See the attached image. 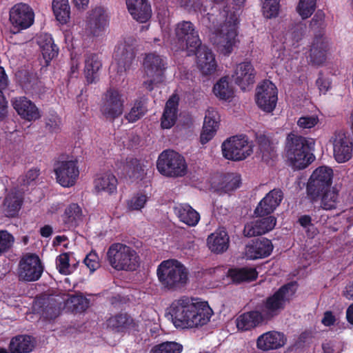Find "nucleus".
Listing matches in <instances>:
<instances>
[{"instance_id": "nucleus-1", "label": "nucleus", "mask_w": 353, "mask_h": 353, "mask_svg": "<svg viewBox=\"0 0 353 353\" xmlns=\"http://www.w3.org/2000/svg\"><path fill=\"white\" fill-rule=\"evenodd\" d=\"M168 314L176 328L185 329L207 324L213 311L207 301L183 296L171 303Z\"/></svg>"}, {"instance_id": "nucleus-2", "label": "nucleus", "mask_w": 353, "mask_h": 353, "mask_svg": "<svg viewBox=\"0 0 353 353\" xmlns=\"http://www.w3.org/2000/svg\"><path fill=\"white\" fill-rule=\"evenodd\" d=\"M314 141L293 132L288 134L285 143V152L288 160L298 170L307 167L314 158L312 150Z\"/></svg>"}, {"instance_id": "nucleus-3", "label": "nucleus", "mask_w": 353, "mask_h": 353, "mask_svg": "<svg viewBox=\"0 0 353 353\" xmlns=\"http://www.w3.org/2000/svg\"><path fill=\"white\" fill-rule=\"evenodd\" d=\"M157 275L162 287L171 292L182 289L188 281V271L176 259L163 261L157 267Z\"/></svg>"}, {"instance_id": "nucleus-4", "label": "nucleus", "mask_w": 353, "mask_h": 353, "mask_svg": "<svg viewBox=\"0 0 353 353\" xmlns=\"http://www.w3.org/2000/svg\"><path fill=\"white\" fill-rule=\"evenodd\" d=\"M107 260L116 270L134 271L139 266V256L131 247L114 243L108 248Z\"/></svg>"}, {"instance_id": "nucleus-5", "label": "nucleus", "mask_w": 353, "mask_h": 353, "mask_svg": "<svg viewBox=\"0 0 353 353\" xmlns=\"http://www.w3.org/2000/svg\"><path fill=\"white\" fill-rule=\"evenodd\" d=\"M294 286L293 282L288 283L263 301L261 311L265 320L271 321L285 310L295 293Z\"/></svg>"}, {"instance_id": "nucleus-6", "label": "nucleus", "mask_w": 353, "mask_h": 353, "mask_svg": "<svg viewBox=\"0 0 353 353\" xmlns=\"http://www.w3.org/2000/svg\"><path fill=\"white\" fill-rule=\"evenodd\" d=\"M157 169L165 176L177 178L186 174L188 165L181 154L172 150H166L159 155Z\"/></svg>"}, {"instance_id": "nucleus-7", "label": "nucleus", "mask_w": 353, "mask_h": 353, "mask_svg": "<svg viewBox=\"0 0 353 353\" xmlns=\"http://www.w3.org/2000/svg\"><path fill=\"white\" fill-rule=\"evenodd\" d=\"M334 172L327 166L316 168L311 174L306 186L307 194L312 202L319 200V194L332 187Z\"/></svg>"}, {"instance_id": "nucleus-8", "label": "nucleus", "mask_w": 353, "mask_h": 353, "mask_svg": "<svg viewBox=\"0 0 353 353\" xmlns=\"http://www.w3.org/2000/svg\"><path fill=\"white\" fill-rule=\"evenodd\" d=\"M223 156L232 161H241L253 152L245 135L234 136L226 139L221 145Z\"/></svg>"}, {"instance_id": "nucleus-9", "label": "nucleus", "mask_w": 353, "mask_h": 353, "mask_svg": "<svg viewBox=\"0 0 353 353\" xmlns=\"http://www.w3.org/2000/svg\"><path fill=\"white\" fill-rule=\"evenodd\" d=\"M175 35L181 50H186L188 52H195L201 44L198 31L194 24L189 21H183L177 23Z\"/></svg>"}, {"instance_id": "nucleus-10", "label": "nucleus", "mask_w": 353, "mask_h": 353, "mask_svg": "<svg viewBox=\"0 0 353 353\" xmlns=\"http://www.w3.org/2000/svg\"><path fill=\"white\" fill-rule=\"evenodd\" d=\"M124 102L123 97L118 90L109 88L104 94L101 112L107 120L113 122L122 115Z\"/></svg>"}, {"instance_id": "nucleus-11", "label": "nucleus", "mask_w": 353, "mask_h": 353, "mask_svg": "<svg viewBox=\"0 0 353 353\" xmlns=\"http://www.w3.org/2000/svg\"><path fill=\"white\" fill-rule=\"evenodd\" d=\"M44 268L36 254H27L19 261L18 274L19 280L32 282L38 281Z\"/></svg>"}, {"instance_id": "nucleus-12", "label": "nucleus", "mask_w": 353, "mask_h": 353, "mask_svg": "<svg viewBox=\"0 0 353 353\" xmlns=\"http://www.w3.org/2000/svg\"><path fill=\"white\" fill-rule=\"evenodd\" d=\"M277 100L278 90L272 81L265 80L257 86L255 101L261 110L272 112L276 108Z\"/></svg>"}, {"instance_id": "nucleus-13", "label": "nucleus", "mask_w": 353, "mask_h": 353, "mask_svg": "<svg viewBox=\"0 0 353 353\" xmlns=\"http://www.w3.org/2000/svg\"><path fill=\"white\" fill-rule=\"evenodd\" d=\"M57 181L62 187L70 188L76 183L79 170L77 160L57 161L54 166Z\"/></svg>"}, {"instance_id": "nucleus-14", "label": "nucleus", "mask_w": 353, "mask_h": 353, "mask_svg": "<svg viewBox=\"0 0 353 353\" xmlns=\"http://www.w3.org/2000/svg\"><path fill=\"white\" fill-rule=\"evenodd\" d=\"M34 19L32 9L26 3L15 4L10 10V21L16 30H12L16 34L21 30L30 27Z\"/></svg>"}, {"instance_id": "nucleus-15", "label": "nucleus", "mask_w": 353, "mask_h": 353, "mask_svg": "<svg viewBox=\"0 0 353 353\" xmlns=\"http://www.w3.org/2000/svg\"><path fill=\"white\" fill-rule=\"evenodd\" d=\"M107 326L115 333L135 334L139 332V322L127 312H121L107 320Z\"/></svg>"}, {"instance_id": "nucleus-16", "label": "nucleus", "mask_w": 353, "mask_h": 353, "mask_svg": "<svg viewBox=\"0 0 353 353\" xmlns=\"http://www.w3.org/2000/svg\"><path fill=\"white\" fill-rule=\"evenodd\" d=\"M143 68L148 78H154L158 81H163L168 68L166 57L155 53H149L143 60Z\"/></svg>"}, {"instance_id": "nucleus-17", "label": "nucleus", "mask_w": 353, "mask_h": 353, "mask_svg": "<svg viewBox=\"0 0 353 353\" xmlns=\"http://www.w3.org/2000/svg\"><path fill=\"white\" fill-rule=\"evenodd\" d=\"M236 30L234 25L230 23L222 26L214 38V43L218 50L225 56L230 55L236 43Z\"/></svg>"}, {"instance_id": "nucleus-18", "label": "nucleus", "mask_w": 353, "mask_h": 353, "mask_svg": "<svg viewBox=\"0 0 353 353\" xmlns=\"http://www.w3.org/2000/svg\"><path fill=\"white\" fill-rule=\"evenodd\" d=\"M196 55L197 66L203 75L208 76L216 71L217 63L215 56L205 46H199L195 52H188V55Z\"/></svg>"}, {"instance_id": "nucleus-19", "label": "nucleus", "mask_w": 353, "mask_h": 353, "mask_svg": "<svg viewBox=\"0 0 353 353\" xmlns=\"http://www.w3.org/2000/svg\"><path fill=\"white\" fill-rule=\"evenodd\" d=\"M283 197V192L280 188L270 190L257 205L254 214L256 216H270L279 206Z\"/></svg>"}, {"instance_id": "nucleus-20", "label": "nucleus", "mask_w": 353, "mask_h": 353, "mask_svg": "<svg viewBox=\"0 0 353 353\" xmlns=\"http://www.w3.org/2000/svg\"><path fill=\"white\" fill-rule=\"evenodd\" d=\"M135 57L132 40H124L118 43L114 52V57L117 63L119 71L129 70Z\"/></svg>"}, {"instance_id": "nucleus-21", "label": "nucleus", "mask_w": 353, "mask_h": 353, "mask_svg": "<svg viewBox=\"0 0 353 353\" xmlns=\"http://www.w3.org/2000/svg\"><path fill=\"white\" fill-rule=\"evenodd\" d=\"M255 70L250 61H243L236 65L232 77L234 83L243 90L255 81Z\"/></svg>"}, {"instance_id": "nucleus-22", "label": "nucleus", "mask_w": 353, "mask_h": 353, "mask_svg": "<svg viewBox=\"0 0 353 353\" xmlns=\"http://www.w3.org/2000/svg\"><path fill=\"white\" fill-rule=\"evenodd\" d=\"M12 105L17 114L26 121H36L41 117L39 108L26 97L14 98L12 100Z\"/></svg>"}, {"instance_id": "nucleus-23", "label": "nucleus", "mask_w": 353, "mask_h": 353, "mask_svg": "<svg viewBox=\"0 0 353 353\" xmlns=\"http://www.w3.org/2000/svg\"><path fill=\"white\" fill-rule=\"evenodd\" d=\"M353 143L343 133L335 134L333 143L334 157L338 163H345L352 157Z\"/></svg>"}, {"instance_id": "nucleus-24", "label": "nucleus", "mask_w": 353, "mask_h": 353, "mask_svg": "<svg viewBox=\"0 0 353 353\" xmlns=\"http://www.w3.org/2000/svg\"><path fill=\"white\" fill-rule=\"evenodd\" d=\"M259 216L260 219L248 223L244 228V234L247 236H261L272 230L276 223V219L273 216Z\"/></svg>"}, {"instance_id": "nucleus-25", "label": "nucleus", "mask_w": 353, "mask_h": 353, "mask_svg": "<svg viewBox=\"0 0 353 353\" xmlns=\"http://www.w3.org/2000/svg\"><path fill=\"white\" fill-rule=\"evenodd\" d=\"M273 250L270 240L259 238L253 240L245 248V255L248 259H256L268 256Z\"/></svg>"}, {"instance_id": "nucleus-26", "label": "nucleus", "mask_w": 353, "mask_h": 353, "mask_svg": "<svg viewBox=\"0 0 353 353\" xmlns=\"http://www.w3.org/2000/svg\"><path fill=\"white\" fill-rule=\"evenodd\" d=\"M108 25V16L102 8H96L90 15L87 28L94 37L101 35Z\"/></svg>"}, {"instance_id": "nucleus-27", "label": "nucleus", "mask_w": 353, "mask_h": 353, "mask_svg": "<svg viewBox=\"0 0 353 353\" xmlns=\"http://www.w3.org/2000/svg\"><path fill=\"white\" fill-rule=\"evenodd\" d=\"M286 338L283 333L270 331L261 334L257 339V347L263 351L276 350L285 345Z\"/></svg>"}, {"instance_id": "nucleus-28", "label": "nucleus", "mask_w": 353, "mask_h": 353, "mask_svg": "<svg viewBox=\"0 0 353 353\" xmlns=\"http://www.w3.org/2000/svg\"><path fill=\"white\" fill-rule=\"evenodd\" d=\"M102 68V62L96 53L85 54L84 75L88 83H94L99 79V70Z\"/></svg>"}, {"instance_id": "nucleus-29", "label": "nucleus", "mask_w": 353, "mask_h": 353, "mask_svg": "<svg viewBox=\"0 0 353 353\" xmlns=\"http://www.w3.org/2000/svg\"><path fill=\"white\" fill-rule=\"evenodd\" d=\"M179 99L176 95L171 96L165 103L162 117L161 126L163 129H170L177 120Z\"/></svg>"}, {"instance_id": "nucleus-30", "label": "nucleus", "mask_w": 353, "mask_h": 353, "mask_svg": "<svg viewBox=\"0 0 353 353\" xmlns=\"http://www.w3.org/2000/svg\"><path fill=\"white\" fill-rule=\"evenodd\" d=\"M129 12L137 21L144 23L151 17L152 10L148 0H126Z\"/></svg>"}, {"instance_id": "nucleus-31", "label": "nucleus", "mask_w": 353, "mask_h": 353, "mask_svg": "<svg viewBox=\"0 0 353 353\" xmlns=\"http://www.w3.org/2000/svg\"><path fill=\"white\" fill-rule=\"evenodd\" d=\"M207 244L212 252L223 253L229 248V235L225 230H217L208 236Z\"/></svg>"}, {"instance_id": "nucleus-32", "label": "nucleus", "mask_w": 353, "mask_h": 353, "mask_svg": "<svg viewBox=\"0 0 353 353\" xmlns=\"http://www.w3.org/2000/svg\"><path fill=\"white\" fill-rule=\"evenodd\" d=\"M263 322H268L265 320L261 312L253 310L245 312L239 316L236 320L238 330L241 331L250 330Z\"/></svg>"}, {"instance_id": "nucleus-33", "label": "nucleus", "mask_w": 353, "mask_h": 353, "mask_svg": "<svg viewBox=\"0 0 353 353\" xmlns=\"http://www.w3.org/2000/svg\"><path fill=\"white\" fill-rule=\"evenodd\" d=\"M37 43L41 48V51L46 65L58 55L59 48L54 43L51 34L48 33H41L38 37Z\"/></svg>"}, {"instance_id": "nucleus-34", "label": "nucleus", "mask_w": 353, "mask_h": 353, "mask_svg": "<svg viewBox=\"0 0 353 353\" xmlns=\"http://www.w3.org/2000/svg\"><path fill=\"white\" fill-rule=\"evenodd\" d=\"M174 210L179 221L188 226H196L200 220L199 213L188 203H179Z\"/></svg>"}, {"instance_id": "nucleus-35", "label": "nucleus", "mask_w": 353, "mask_h": 353, "mask_svg": "<svg viewBox=\"0 0 353 353\" xmlns=\"http://www.w3.org/2000/svg\"><path fill=\"white\" fill-rule=\"evenodd\" d=\"M94 188L98 192H104L111 195L117 192L118 181L111 172L99 174L94 181Z\"/></svg>"}, {"instance_id": "nucleus-36", "label": "nucleus", "mask_w": 353, "mask_h": 353, "mask_svg": "<svg viewBox=\"0 0 353 353\" xmlns=\"http://www.w3.org/2000/svg\"><path fill=\"white\" fill-rule=\"evenodd\" d=\"M228 276L234 283L240 284L256 280L258 272L256 268L251 267L233 268L228 270Z\"/></svg>"}, {"instance_id": "nucleus-37", "label": "nucleus", "mask_w": 353, "mask_h": 353, "mask_svg": "<svg viewBox=\"0 0 353 353\" xmlns=\"http://www.w3.org/2000/svg\"><path fill=\"white\" fill-rule=\"evenodd\" d=\"M327 44L323 41L322 37H316L311 46L310 52V61L312 65H320L326 59Z\"/></svg>"}, {"instance_id": "nucleus-38", "label": "nucleus", "mask_w": 353, "mask_h": 353, "mask_svg": "<svg viewBox=\"0 0 353 353\" xmlns=\"http://www.w3.org/2000/svg\"><path fill=\"white\" fill-rule=\"evenodd\" d=\"M34 339L29 335H17L12 338L9 344L10 353H29L34 347Z\"/></svg>"}, {"instance_id": "nucleus-39", "label": "nucleus", "mask_w": 353, "mask_h": 353, "mask_svg": "<svg viewBox=\"0 0 353 353\" xmlns=\"http://www.w3.org/2000/svg\"><path fill=\"white\" fill-rule=\"evenodd\" d=\"M82 217V210L77 203H71L65 209L61 216L63 223L68 229L79 225Z\"/></svg>"}, {"instance_id": "nucleus-40", "label": "nucleus", "mask_w": 353, "mask_h": 353, "mask_svg": "<svg viewBox=\"0 0 353 353\" xmlns=\"http://www.w3.org/2000/svg\"><path fill=\"white\" fill-rule=\"evenodd\" d=\"M321 207L325 210H332L337 208L339 203V192L336 188L332 187L323 191L319 194Z\"/></svg>"}, {"instance_id": "nucleus-41", "label": "nucleus", "mask_w": 353, "mask_h": 353, "mask_svg": "<svg viewBox=\"0 0 353 353\" xmlns=\"http://www.w3.org/2000/svg\"><path fill=\"white\" fill-rule=\"evenodd\" d=\"M52 7L56 19L61 24H65L70 16L68 0H53Z\"/></svg>"}, {"instance_id": "nucleus-42", "label": "nucleus", "mask_w": 353, "mask_h": 353, "mask_svg": "<svg viewBox=\"0 0 353 353\" xmlns=\"http://www.w3.org/2000/svg\"><path fill=\"white\" fill-rule=\"evenodd\" d=\"M241 184V176L234 173H228L224 175L220 183L218 191L221 194H230L240 187Z\"/></svg>"}, {"instance_id": "nucleus-43", "label": "nucleus", "mask_w": 353, "mask_h": 353, "mask_svg": "<svg viewBox=\"0 0 353 353\" xmlns=\"http://www.w3.org/2000/svg\"><path fill=\"white\" fill-rule=\"evenodd\" d=\"M256 140L263 159L267 161L274 156V147L271 138L265 134H256Z\"/></svg>"}, {"instance_id": "nucleus-44", "label": "nucleus", "mask_w": 353, "mask_h": 353, "mask_svg": "<svg viewBox=\"0 0 353 353\" xmlns=\"http://www.w3.org/2000/svg\"><path fill=\"white\" fill-rule=\"evenodd\" d=\"M218 128V122L216 119L208 115H205L203 125V130L200 136V141L202 144L207 143L214 136Z\"/></svg>"}, {"instance_id": "nucleus-45", "label": "nucleus", "mask_w": 353, "mask_h": 353, "mask_svg": "<svg viewBox=\"0 0 353 353\" xmlns=\"http://www.w3.org/2000/svg\"><path fill=\"white\" fill-rule=\"evenodd\" d=\"M218 128V122L216 119L208 115H205L203 125V130L200 136V141L202 144L207 143L214 136Z\"/></svg>"}, {"instance_id": "nucleus-46", "label": "nucleus", "mask_w": 353, "mask_h": 353, "mask_svg": "<svg viewBox=\"0 0 353 353\" xmlns=\"http://www.w3.org/2000/svg\"><path fill=\"white\" fill-rule=\"evenodd\" d=\"M213 92L222 100H228L233 97L234 92L227 77H221L214 85Z\"/></svg>"}, {"instance_id": "nucleus-47", "label": "nucleus", "mask_w": 353, "mask_h": 353, "mask_svg": "<svg viewBox=\"0 0 353 353\" xmlns=\"http://www.w3.org/2000/svg\"><path fill=\"white\" fill-rule=\"evenodd\" d=\"M23 203L21 196L17 194H8L4 199L5 212L8 217H14L18 214Z\"/></svg>"}, {"instance_id": "nucleus-48", "label": "nucleus", "mask_w": 353, "mask_h": 353, "mask_svg": "<svg viewBox=\"0 0 353 353\" xmlns=\"http://www.w3.org/2000/svg\"><path fill=\"white\" fill-rule=\"evenodd\" d=\"M17 78L21 86L26 92H32L37 84L38 79L35 74L28 70L19 71Z\"/></svg>"}, {"instance_id": "nucleus-49", "label": "nucleus", "mask_w": 353, "mask_h": 353, "mask_svg": "<svg viewBox=\"0 0 353 353\" xmlns=\"http://www.w3.org/2000/svg\"><path fill=\"white\" fill-rule=\"evenodd\" d=\"M68 307L74 313H81L88 308L90 301L83 295H72L68 299Z\"/></svg>"}, {"instance_id": "nucleus-50", "label": "nucleus", "mask_w": 353, "mask_h": 353, "mask_svg": "<svg viewBox=\"0 0 353 353\" xmlns=\"http://www.w3.org/2000/svg\"><path fill=\"white\" fill-rule=\"evenodd\" d=\"M124 170L130 179H142L143 175V169L137 159H130L127 161L124 165Z\"/></svg>"}, {"instance_id": "nucleus-51", "label": "nucleus", "mask_w": 353, "mask_h": 353, "mask_svg": "<svg viewBox=\"0 0 353 353\" xmlns=\"http://www.w3.org/2000/svg\"><path fill=\"white\" fill-rule=\"evenodd\" d=\"M183 345L174 341H166L152 347L150 353H181Z\"/></svg>"}, {"instance_id": "nucleus-52", "label": "nucleus", "mask_w": 353, "mask_h": 353, "mask_svg": "<svg viewBox=\"0 0 353 353\" xmlns=\"http://www.w3.org/2000/svg\"><path fill=\"white\" fill-rule=\"evenodd\" d=\"M147 108L141 100H136L130 111L125 115V118L130 123H134L143 117Z\"/></svg>"}, {"instance_id": "nucleus-53", "label": "nucleus", "mask_w": 353, "mask_h": 353, "mask_svg": "<svg viewBox=\"0 0 353 353\" xmlns=\"http://www.w3.org/2000/svg\"><path fill=\"white\" fill-rule=\"evenodd\" d=\"M317 0H299L296 6V12L303 19L312 16L316 8Z\"/></svg>"}, {"instance_id": "nucleus-54", "label": "nucleus", "mask_w": 353, "mask_h": 353, "mask_svg": "<svg viewBox=\"0 0 353 353\" xmlns=\"http://www.w3.org/2000/svg\"><path fill=\"white\" fill-rule=\"evenodd\" d=\"M280 0H262V10L267 18L276 17L279 14Z\"/></svg>"}, {"instance_id": "nucleus-55", "label": "nucleus", "mask_w": 353, "mask_h": 353, "mask_svg": "<svg viewBox=\"0 0 353 353\" xmlns=\"http://www.w3.org/2000/svg\"><path fill=\"white\" fill-rule=\"evenodd\" d=\"M14 238L7 230H0V256L8 252L12 247Z\"/></svg>"}, {"instance_id": "nucleus-56", "label": "nucleus", "mask_w": 353, "mask_h": 353, "mask_svg": "<svg viewBox=\"0 0 353 353\" xmlns=\"http://www.w3.org/2000/svg\"><path fill=\"white\" fill-rule=\"evenodd\" d=\"M148 196L142 193H137L128 201V208L130 210H140L144 208Z\"/></svg>"}, {"instance_id": "nucleus-57", "label": "nucleus", "mask_w": 353, "mask_h": 353, "mask_svg": "<svg viewBox=\"0 0 353 353\" xmlns=\"http://www.w3.org/2000/svg\"><path fill=\"white\" fill-rule=\"evenodd\" d=\"M70 256L67 252L62 253L57 257L56 265L59 272L62 274H70Z\"/></svg>"}, {"instance_id": "nucleus-58", "label": "nucleus", "mask_w": 353, "mask_h": 353, "mask_svg": "<svg viewBox=\"0 0 353 353\" xmlns=\"http://www.w3.org/2000/svg\"><path fill=\"white\" fill-rule=\"evenodd\" d=\"M59 314V310L54 303H48L41 310V315L46 320H54Z\"/></svg>"}, {"instance_id": "nucleus-59", "label": "nucleus", "mask_w": 353, "mask_h": 353, "mask_svg": "<svg viewBox=\"0 0 353 353\" xmlns=\"http://www.w3.org/2000/svg\"><path fill=\"white\" fill-rule=\"evenodd\" d=\"M85 265L89 268L91 272H94L100 266L99 256L96 252L91 251L83 260Z\"/></svg>"}, {"instance_id": "nucleus-60", "label": "nucleus", "mask_w": 353, "mask_h": 353, "mask_svg": "<svg viewBox=\"0 0 353 353\" xmlns=\"http://www.w3.org/2000/svg\"><path fill=\"white\" fill-rule=\"evenodd\" d=\"M40 175V170L34 168L32 169H30L25 176L22 177V181L21 182V184L24 186H28L31 185L35 184V181L37 179L39 176Z\"/></svg>"}, {"instance_id": "nucleus-61", "label": "nucleus", "mask_w": 353, "mask_h": 353, "mask_svg": "<svg viewBox=\"0 0 353 353\" xmlns=\"http://www.w3.org/2000/svg\"><path fill=\"white\" fill-rule=\"evenodd\" d=\"M319 122L317 117L307 116L301 117L297 121V125L303 129H310L314 127Z\"/></svg>"}, {"instance_id": "nucleus-62", "label": "nucleus", "mask_w": 353, "mask_h": 353, "mask_svg": "<svg viewBox=\"0 0 353 353\" xmlns=\"http://www.w3.org/2000/svg\"><path fill=\"white\" fill-rule=\"evenodd\" d=\"M325 14L323 10H319L312 17L310 26L312 29L321 28L324 24Z\"/></svg>"}, {"instance_id": "nucleus-63", "label": "nucleus", "mask_w": 353, "mask_h": 353, "mask_svg": "<svg viewBox=\"0 0 353 353\" xmlns=\"http://www.w3.org/2000/svg\"><path fill=\"white\" fill-rule=\"evenodd\" d=\"M316 84L321 93L325 94L330 89L331 82L327 78L323 76L321 72L319 73V77L316 81Z\"/></svg>"}, {"instance_id": "nucleus-64", "label": "nucleus", "mask_w": 353, "mask_h": 353, "mask_svg": "<svg viewBox=\"0 0 353 353\" xmlns=\"http://www.w3.org/2000/svg\"><path fill=\"white\" fill-rule=\"evenodd\" d=\"M336 321V319L333 312L332 311L327 310L323 313V316L321 319V323L326 327H330L335 324Z\"/></svg>"}]
</instances>
